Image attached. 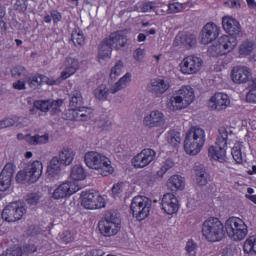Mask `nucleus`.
Returning a JSON list of instances; mask_svg holds the SVG:
<instances>
[{"label": "nucleus", "instance_id": "f257e3e1", "mask_svg": "<svg viewBox=\"0 0 256 256\" xmlns=\"http://www.w3.org/2000/svg\"><path fill=\"white\" fill-rule=\"evenodd\" d=\"M193 101H195L193 88L191 86H183L167 98L166 105L170 111H181V109L189 107V104Z\"/></svg>", "mask_w": 256, "mask_h": 256}, {"label": "nucleus", "instance_id": "f03ea898", "mask_svg": "<svg viewBox=\"0 0 256 256\" xmlns=\"http://www.w3.org/2000/svg\"><path fill=\"white\" fill-rule=\"evenodd\" d=\"M205 145V130L203 128L192 126L186 133L184 140V151L188 155H199Z\"/></svg>", "mask_w": 256, "mask_h": 256}, {"label": "nucleus", "instance_id": "7ed1b4c3", "mask_svg": "<svg viewBox=\"0 0 256 256\" xmlns=\"http://www.w3.org/2000/svg\"><path fill=\"white\" fill-rule=\"evenodd\" d=\"M84 161L89 169L99 171L102 177H107L114 171L113 166H111V160L99 152H87L84 156Z\"/></svg>", "mask_w": 256, "mask_h": 256}, {"label": "nucleus", "instance_id": "20e7f679", "mask_svg": "<svg viewBox=\"0 0 256 256\" xmlns=\"http://www.w3.org/2000/svg\"><path fill=\"white\" fill-rule=\"evenodd\" d=\"M227 141H229V131L225 127H220L215 146H210L208 149L209 157L219 163L227 162Z\"/></svg>", "mask_w": 256, "mask_h": 256}, {"label": "nucleus", "instance_id": "39448f33", "mask_svg": "<svg viewBox=\"0 0 256 256\" xmlns=\"http://www.w3.org/2000/svg\"><path fill=\"white\" fill-rule=\"evenodd\" d=\"M202 235L211 243L221 241L225 237V225L219 218H208L202 224Z\"/></svg>", "mask_w": 256, "mask_h": 256}, {"label": "nucleus", "instance_id": "423d86ee", "mask_svg": "<svg viewBox=\"0 0 256 256\" xmlns=\"http://www.w3.org/2000/svg\"><path fill=\"white\" fill-rule=\"evenodd\" d=\"M224 229L232 241H243L249 233L247 224L239 217L228 218L224 224Z\"/></svg>", "mask_w": 256, "mask_h": 256}, {"label": "nucleus", "instance_id": "0eeeda50", "mask_svg": "<svg viewBox=\"0 0 256 256\" xmlns=\"http://www.w3.org/2000/svg\"><path fill=\"white\" fill-rule=\"evenodd\" d=\"M153 201L145 196H135L130 205V211L137 221H144L149 217Z\"/></svg>", "mask_w": 256, "mask_h": 256}, {"label": "nucleus", "instance_id": "6e6552de", "mask_svg": "<svg viewBox=\"0 0 256 256\" xmlns=\"http://www.w3.org/2000/svg\"><path fill=\"white\" fill-rule=\"evenodd\" d=\"M27 213V208L23 203L16 201L8 204L2 211V219L7 223H15V221H21L23 215Z\"/></svg>", "mask_w": 256, "mask_h": 256}, {"label": "nucleus", "instance_id": "1a4fd4ad", "mask_svg": "<svg viewBox=\"0 0 256 256\" xmlns=\"http://www.w3.org/2000/svg\"><path fill=\"white\" fill-rule=\"evenodd\" d=\"M203 67V59L195 55L185 57L180 63V71L183 75H197Z\"/></svg>", "mask_w": 256, "mask_h": 256}, {"label": "nucleus", "instance_id": "9d476101", "mask_svg": "<svg viewBox=\"0 0 256 256\" xmlns=\"http://www.w3.org/2000/svg\"><path fill=\"white\" fill-rule=\"evenodd\" d=\"M82 206L84 209H103L105 207V199L99 192L93 190L82 192Z\"/></svg>", "mask_w": 256, "mask_h": 256}, {"label": "nucleus", "instance_id": "9b49d317", "mask_svg": "<svg viewBox=\"0 0 256 256\" xmlns=\"http://www.w3.org/2000/svg\"><path fill=\"white\" fill-rule=\"evenodd\" d=\"M156 157L157 152H155V150L145 148L132 159V163L135 169H143L147 167V165H151Z\"/></svg>", "mask_w": 256, "mask_h": 256}, {"label": "nucleus", "instance_id": "f8f14e48", "mask_svg": "<svg viewBox=\"0 0 256 256\" xmlns=\"http://www.w3.org/2000/svg\"><path fill=\"white\" fill-rule=\"evenodd\" d=\"M81 189L79 185L75 182L66 181L60 184L52 193V199H67L71 197L74 193H77Z\"/></svg>", "mask_w": 256, "mask_h": 256}, {"label": "nucleus", "instance_id": "ddd939ff", "mask_svg": "<svg viewBox=\"0 0 256 256\" xmlns=\"http://www.w3.org/2000/svg\"><path fill=\"white\" fill-rule=\"evenodd\" d=\"M219 26L213 22H208L201 30L200 41L202 45H209L219 37Z\"/></svg>", "mask_w": 256, "mask_h": 256}, {"label": "nucleus", "instance_id": "4468645a", "mask_svg": "<svg viewBox=\"0 0 256 256\" xmlns=\"http://www.w3.org/2000/svg\"><path fill=\"white\" fill-rule=\"evenodd\" d=\"M143 125L148 129H155L165 125V114L159 110H153L143 118Z\"/></svg>", "mask_w": 256, "mask_h": 256}, {"label": "nucleus", "instance_id": "2eb2a0df", "mask_svg": "<svg viewBox=\"0 0 256 256\" xmlns=\"http://www.w3.org/2000/svg\"><path fill=\"white\" fill-rule=\"evenodd\" d=\"M229 105H231L229 96L221 92L215 93L209 101V107L214 111H225Z\"/></svg>", "mask_w": 256, "mask_h": 256}, {"label": "nucleus", "instance_id": "dca6fc26", "mask_svg": "<svg viewBox=\"0 0 256 256\" xmlns=\"http://www.w3.org/2000/svg\"><path fill=\"white\" fill-rule=\"evenodd\" d=\"M161 205L167 215H175L179 211V199L173 193L164 194Z\"/></svg>", "mask_w": 256, "mask_h": 256}, {"label": "nucleus", "instance_id": "f3484780", "mask_svg": "<svg viewBox=\"0 0 256 256\" xmlns=\"http://www.w3.org/2000/svg\"><path fill=\"white\" fill-rule=\"evenodd\" d=\"M15 174L13 163H7L0 173V191H7L11 187V181Z\"/></svg>", "mask_w": 256, "mask_h": 256}, {"label": "nucleus", "instance_id": "a211bd4d", "mask_svg": "<svg viewBox=\"0 0 256 256\" xmlns=\"http://www.w3.org/2000/svg\"><path fill=\"white\" fill-rule=\"evenodd\" d=\"M222 27L226 33L230 35V37H237L241 35V25L239 21L232 17H224L222 19Z\"/></svg>", "mask_w": 256, "mask_h": 256}, {"label": "nucleus", "instance_id": "6ab92c4d", "mask_svg": "<svg viewBox=\"0 0 256 256\" xmlns=\"http://www.w3.org/2000/svg\"><path fill=\"white\" fill-rule=\"evenodd\" d=\"M169 81L164 79H153L151 80L148 89L154 97H161L163 93H166L169 90Z\"/></svg>", "mask_w": 256, "mask_h": 256}, {"label": "nucleus", "instance_id": "aec40b11", "mask_svg": "<svg viewBox=\"0 0 256 256\" xmlns=\"http://www.w3.org/2000/svg\"><path fill=\"white\" fill-rule=\"evenodd\" d=\"M26 173L29 176V183H37L43 173V163L34 161L26 166Z\"/></svg>", "mask_w": 256, "mask_h": 256}, {"label": "nucleus", "instance_id": "412c9836", "mask_svg": "<svg viewBox=\"0 0 256 256\" xmlns=\"http://www.w3.org/2000/svg\"><path fill=\"white\" fill-rule=\"evenodd\" d=\"M79 69V60L73 57H67L64 61V71L61 73L60 78L62 81L69 79L71 75H75Z\"/></svg>", "mask_w": 256, "mask_h": 256}, {"label": "nucleus", "instance_id": "4be33fe9", "mask_svg": "<svg viewBox=\"0 0 256 256\" xmlns=\"http://www.w3.org/2000/svg\"><path fill=\"white\" fill-rule=\"evenodd\" d=\"M231 77L234 83H247V81H249V77H251V70L245 66L234 67L231 73Z\"/></svg>", "mask_w": 256, "mask_h": 256}, {"label": "nucleus", "instance_id": "5701e85b", "mask_svg": "<svg viewBox=\"0 0 256 256\" xmlns=\"http://www.w3.org/2000/svg\"><path fill=\"white\" fill-rule=\"evenodd\" d=\"M98 229L104 237H113L119 233L121 226L118 224H113L112 222H107L105 220H100L98 223Z\"/></svg>", "mask_w": 256, "mask_h": 256}, {"label": "nucleus", "instance_id": "b1692460", "mask_svg": "<svg viewBox=\"0 0 256 256\" xmlns=\"http://www.w3.org/2000/svg\"><path fill=\"white\" fill-rule=\"evenodd\" d=\"M196 185L198 187H205L211 181V175L207 171V168L203 165H197L194 167Z\"/></svg>", "mask_w": 256, "mask_h": 256}, {"label": "nucleus", "instance_id": "393cba45", "mask_svg": "<svg viewBox=\"0 0 256 256\" xmlns=\"http://www.w3.org/2000/svg\"><path fill=\"white\" fill-rule=\"evenodd\" d=\"M111 53H113V44H111L109 38L104 39L98 50V61L104 63L107 59H111Z\"/></svg>", "mask_w": 256, "mask_h": 256}, {"label": "nucleus", "instance_id": "a878e982", "mask_svg": "<svg viewBox=\"0 0 256 256\" xmlns=\"http://www.w3.org/2000/svg\"><path fill=\"white\" fill-rule=\"evenodd\" d=\"M109 41L112 44V47L119 51L127 45V34L124 31L113 32L109 36Z\"/></svg>", "mask_w": 256, "mask_h": 256}, {"label": "nucleus", "instance_id": "bb28decb", "mask_svg": "<svg viewBox=\"0 0 256 256\" xmlns=\"http://www.w3.org/2000/svg\"><path fill=\"white\" fill-rule=\"evenodd\" d=\"M63 166V163L59 159L58 156H54L48 166H47V175L48 177H57L61 173V167Z\"/></svg>", "mask_w": 256, "mask_h": 256}, {"label": "nucleus", "instance_id": "cd10ccee", "mask_svg": "<svg viewBox=\"0 0 256 256\" xmlns=\"http://www.w3.org/2000/svg\"><path fill=\"white\" fill-rule=\"evenodd\" d=\"M167 185L171 191H183L185 189V178L174 175L169 178Z\"/></svg>", "mask_w": 256, "mask_h": 256}, {"label": "nucleus", "instance_id": "c85d7f7f", "mask_svg": "<svg viewBox=\"0 0 256 256\" xmlns=\"http://www.w3.org/2000/svg\"><path fill=\"white\" fill-rule=\"evenodd\" d=\"M256 49V43L253 40H244L239 45V55L240 57H247L251 55Z\"/></svg>", "mask_w": 256, "mask_h": 256}, {"label": "nucleus", "instance_id": "c756f323", "mask_svg": "<svg viewBox=\"0 0 256 256\" xmlns=\"http://www.w3.org/2000/svg\"><path fill=\"white\" fill-rule=\"evenodd\" d=\"M58 159L62 165H71V163H73V159H75V152L71 148H63L59 152Z\"/></svg>", "mask_w": 256, "mask_h": 256}, {"label": "nucleus", "instance_id": "7c9ffc66", "mask_svg": "<svg viewBox=\"0 0 256 256\" xmlns=\"http://www.w3.org/2000/svg\"><path fill=\"white\" fill-rule=\"evenodd\" d=\"M219 39H223L224 44L228 45V47H230V48H227V46H225V45H220V49H221V51H223L224 55H227V53H231V51H233V49H235V47H237V38H235L233 36L224 35V36L220 37Z\"/></svg>", "mask_w": 256, "mask_h": 256}, {"label": "nucleus", "instance_id": "2f4dec72", "mask_svg": "<svg viewBox=\"0 0 256 256\" xmlns=\"http://www.w3.org/2000/svg\"><path fill=\"white\" fill-rule=\"evenodd\" d=\"M221 45H225V47L228 49L231 48V46L225 44L224 39H218L217 42L208 48V55H210V57H219L221 55H225L223 54V50H221Z\"/></svg>", "mask_w": 256, "mask_h": 256}, {"label": "nucleus", "instance_id": "473e14b6", "mask_svg": "<svg viewBox=\"0 0 256 256\" xmlns=\"http://www.w3.org/2000/svg\"><path fill=\"white\" fill-rule=\"evenodd\" d=\"M25 141L30 145H46V143H49V135L47 133L43 135L36 134L34 136L26 135Z\"/></svg>", "mask_w": 256, "mask_h": 256}, {"label": "nucleus", "instance_id": "72a5a7b5", "mask_svg": "<svg viewBox=\"0 0 256 256\" xmlns=\"http://www.w3.org/2000/svg\"><path fill=\"white\" fill-rule=\"evenodd\" d=\"M127 83H131V73H126L122 78H120L119 81L110 88V93L115 95V93H118L121 89H125V87H127Z\"/></svg>", "mask_w": 256, "mask_h": 256}, {"label": "nucleus", "instance_id": "f704fd0d", "mask_svg": "<svg viewBox=\"0 0 256 256\" xmlns=\"http://www.w3.org/2000/svg\"><path fill=\"white\" fill-rule=\"evenodd\" d=\"M109 93H111V89L103 84L93 91V95L98 101H107L109 99Z\"/></svg>", "mask_w": 256, "mask_h": 256}, {"label": "nucleus", "instance_id": "c9c22d12", "mask_svg": "<svg viewBox=\"0 0 256 256\" xmlns=\"http://www.w3.org/2000/svg\"><path fill=\"white\" fill-rule=\"evenodd\" d=\"M102 221L121 226V214L117 210H109L105 213Z\"/></svg>", "mask_w": 256, "mask_h": 256}, {"label": "nucleus", "instance_id": "e433bc0d", "mask_svg": "<svg viewBox=\"0 0 256 256\" xmlns=\"http://www.w3.org/2000/svg\"><path fill=\"white\" fill-rule=\"evenodd\" d=\"M70 97V107H81L83 105V94L81 90L75 89L69 95Z\"/></svg>", "mask_w": 256, "mask_h": 256}, {"label": "nucleus", "instance_id": "4c0bfd02", "mask_svg": "<svg viewBox=\"0 0 256 256\" xmlns=\"http://www.w3.org/2000/svg\"><path fill=\"white\" fill-rule=\"evenodd\" d=\"M180 43L186 47V49H191L197 45V38L193 34H182L180 37Z\"/></svg>", "mask_w": 256, "mask_h": 256}, {"label": "nucleus", "instance_id": "58836bf2", "mask_svg": "<svg viewBox=\"0 0 256 256\" xmlns=\"http://www.w3.org/2000/svg\"><path fill=\"white\" fill-rule=\"evenodd\" d=\"M70 177L74 181H83V179H85V177H86L85 170L83 169V166H81V165L73 166L71 169Z\"/></svg>", "mask_w": 256, "mask_h": 256}, {"label": "nucleus", "instance_id": "ea45409f", "mask_svg": "<svg viewBox=\"0 0 256 256\" xmlns=\"http://www.w3.org/2000/svg\"><path fill=\"white\" fill-rule=\"evenodd\" d=\"M167 141L172 147H177L181 143V133L175 130L168 132Z\"/></svg>", "mask_w": 256, "mask_h": 256}, {"label": "nucleus", "instance_id": "a19ab883", "mask_svg": "<svg viewBox=\"0 0 256 256\" xmlns=\"http://www.w3.org/2000/svg\"><path fill=\"white\" fill-rule=\"evenodd\" d=\"M244 253L256 255V238L250 237L244 242Z\"/></svg>", "mask_w": 256, "mask_h": 256}, {"label": "nucleus", "instance_id": "79ce46f5", "mask_svg": "<svg viewBox=\"0 0 256 256\" xmlns=\"http://www.w3.org/2000/svg\"><path fill=\"white\" fill-rule=\"evenodd\" d=\"M68 119L73 121H83V114H81V106L74 107L68 110Z\"/></svg>", "mask_w": 256, "mask_h": 256}, {"label": "nucleus", "instance_id": "37998d69", "mask_svg": "<svg viewBox=\"0 0 256 256\" xmlns=\"http://www.w3.org/2000/svg\"><path fill=\"white\" fill-rule=\"evenodd\" d=\"M173 167H175V162L172 159L165 160L160 170L157 172L158 177H163V175H165L169 169H173Z\"/></svg>", "mask_w": 256, "mask_h": 256}, {"label": "nucleus", "instance_id": "c03bdc74", "mask_svg": "<svg viewBox=\"0 0 256 256\" xmlns=\"http://www.w3.org/2000/svg\"><path fill=\"white\" fill-rule=\"evenodd\" d=\"M15 123H19L18 116H12L11 118H5L0 120V129H7V127H13Z\"/></svg>", "mask_w": 256, "mask_h": 256}, {"label": "nucleus", "instance_id": "a18cd8bd", "mask_svg": "<svg viewBox=\"0 0 256 256\" xmlns=\"http://www.w3.org/2000/svg\"><path fill=\"white\" fill-rule=\"evenodd\" d=\"M26 81L31 89H37V87L41 85V76L40 75L27 76Z\"/></svg>", "mask_w": 256, "mask_h": 256}, {"label": "nucleus", "instance_id": "49530a36", "mask_svg": "<svg viewBox=\"0 0 256 256\" xmlns=\"http://www.w3.org/2000/svg\"><path fill=\"white\" fill-rule=\"evenodd\" d=\"M113 125V123L111 122V120H109V118L104 117V118H100L97 122H96V127H98V129H101V131H109V128Z\"/></svg>", "mask_w": 256, "mask_h": 256}, {"label": "nucleus", "instance_id": "de8ad7c7", "mask_svg": "<svg viewBox=\"0 0 256 256\" xmlns=\"http://www.w3.org/2000/svg\"><path fill=\"white\" fill-rule=\"evenodd\" d=\"M71 41L74 43L75 47H77V45H83V43H85V36H83L82 32L73 31Z\"/></svg>", "mask_w": 256, "mask_h": 256}, {"label": "nucleus", "instance_id": "09e8293b", "mask_svg": "<svg viewBox=\"0 0 256 256\" xmlns=\"http://www.w3.org/2000/svg\"><path fill=\"white\" fill-rule=\"evenodd\" d=\"M34 107L42 113H47L49 111V100H36L34 101Z\"/></svg>", "mask_w": 256, "mask_h": 256}, {"label": "nucleus", "instance_id": "8fccbe9b", "mask_svg": "<svg viewBox=\"0 0 256 256\" xmlns=\"http://www.w3.org/2000/svg\"><path fill=\"white\" fill-rule=\"evenodd\" d=\"M41 193L34 192L27 195L26 201L28 205H37L41 201Z\"/></svg>", "mask_w": 256, "mask_h": 256}, {"label": "nucleus", "instance_id": "3c124183", "mask_svg": "<svg viewBox=\"0 0 256 256\" xmlns=\"http://www.w3.org/2000/svg\"><path fill=\"white\" fill-rule=\"evenodd\" d=\"M63 105L62 100H49V106H48V111L51 113H59L61 110L59 109Z\"/></svg>", "mask_w": 256, "mask_h": 256}, {"label": "nucleus", "instance_id": "603ef678", "mask_svg": "<svg viewBox=\"0 0 256 256\" xmlns=\"http://www.w3.org/2000/svg\"><path fill=\"white\" fill-rule=\"evenodd\" d=\"M13 77H23L25 81L27 80V69L23 66H17L12 70Z\"/></svg>", "mask_w": 256, "mask_h": 256}, {"label": "nucleus", "instance_id": "864d4df0", "mask_svg": "<svg viewBox=\"0 0 256 256\" xmlns=\"http://www.w3.org/2000/svg\"><path fill=\"white\" fill-rule=\"evenodd\" d=\"M232 157L236 163H243V154H241V147L235 146L231 151Z\"/></svg>", "mask_w": 256, "mask_h": 256}, {"label": "nucleus", "instance_id": "5fc2aeb1", "mask_svg": "<svg viewBox=\"0 0 256 256\" xmlns=\"http://www.w3.org/2000/svg\"><path fill=\"white\" fill-rule=\"evenodd\" d=\"M186 251L188 253V256H196L197 255V243H195L193 240H189L186 243Z\"/></svg>", "mask_w": 256, "mask_h": 256}, {"label": "nucleus", "instance_id": "6e6d98bb", "mask_svg": "<svg viewBox=\"0 0 256 256\" xmlns=\"http://www.w3.org/2000/svg\"><path fill=\"white\" fill-rule=\"evenodd\" d=\"M14 9L19 13H25V11H27V0H16Z\"/></svg>", "mask_w": 256, "mask_h": 256}, {"label": "nucleus", "instance_id": "4d7b16f0", "mask_svg": "<svg viewBox=\"0 0 256 256\" xmlns=\"http://www.w3.org/2000/svg\"><path fill=\"white\" fill-rule=\"evenodd\" d=\"M183 9H185V4H181L179 2L170 4L168 6L169 13H180V11H183Z\"/></svg>", "mask_w": 256, "mask_h": 256}, {"label": "nucleus", "instance_id": "13d9d810", "mask_svg": "<svg viewBox=\"0 0 256 256\" xmlns=\"http://www.w3.org/2000/svg\"><path fill=\"white\" fill-rule=\"evenodd\" d=\"M123 69V62L119 61L115 64V66L111 69L110 77L113 79L121 75V70Z\"/></svg>", "mask_w": 256, "mask_h": 256}, {"label": "nucleus", "instance_id": "bf43d9fd", "mask_svg": "<svg viewBox=\"0 0 256 256\" xmlns=\"http://www.w3.org/2000/svg\"><path fill=\"white\" fill-rule=\"evenodd\" d=\"M23 249L17 247L15 249H7L6 252L2 253L0 256H22Z\"/></svg>", "mask_w": 256, "mask_h": 256}, {"label": "nucleus", "instance_id": "052dcab7", "mask_svg": "<svg viewBox=\"0 0 256 256\" xmlns=\"http://www.w3.org/2000/svg\"><path fill=\"white\" fill-rule=\"evenodd\" d=\"M81 115L83 117V121H89L93 115V110L87 107H80Z\"/></svg>", "mask_w": 256, "mask_h": 256}, {"label": "nucleus", "instance_id": "680f3d73", "mask_svg": "<svg viewBox=\"0 0 256 256\" xmlns=\"http://www.w3.org/2000/svg\"><path fill=\"white\" fill-rule=\"evenodd\" d=\"M125 184L123 182H119L117 184H114L112 187V194L114 196H119L124 191Z\"/></svg>", "mask_w": 256, "mask_h": 256}, {"label": "nucleus", "instance_id": "e2e57ef3", "mask_svg": "<svg viewBox=\"0 0 256 256\" xmlns=\"http://www.w3.org/2000/svg\"><path fill=\"white\" fill-rule=\"evenodd\" d=\"M16 181H27L29 183V176L27 174V168H24V170H21L16 175Z\"/></svg>", "mask_w": 256, "mask_h": 256}, {"label": "nucleus", "instance_id": "0e129e2a", "mask_svg": "<svg viewBox=\"0 0 256 256\" xmlns=\"http://www.w3.org/2000/svg\"><path fill=\"white\" fill-rule=\"evenodd\" d=\"M40 83H46V85H59V80H53L45 75H40Z\"/></svg>", "mask_w": 256, "mask_h": 256}, {"label": "nucleus", "instance_id": "69168bd1", "mask_svg": "<svg viewBox=\"0 0 256 256\" xmlns=\"http://www.w3.org/2000/svg\"><path fill=\"white\" fill-rule=\"evenodd\" d=\"M36 251H37V246H35L34 244H26L23 247V252L26 255H31V254L35 253Z\"/></svg>", "mask_w": 256, "mask_h": 256}, {"label": "nucleus", "instance_id": "338daca9", "mask_svg": "<svg viewBox=\"0 0 256 256\" xmlns=\"http://www.w3.org/2000/svg\"><path fill=\"white\" fill-rule=\"evenodd\" d=\"M142 13H149V11H155V3L154 2H146L142 6Z\"/></svg>", "mask_w": 256, "mask_h": 256}, {"label": "nucleus", "instance_id": "774afa93", "mask_svg": "<svg viewBox=\"0 0 256 256\" xmlns=\"http://www.w3.org/2000/svg\"><path fill=\"white\" fill-rule=\"evenodd\" d=\"M246 101L247 103H256V91L255 90H249V92L246 94Z\"/></svg>", "mask_w": 256, "mask_h": 256}]
</instances>
